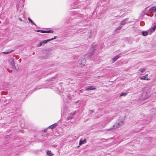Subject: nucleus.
<instances>
[{
	"label": "nucleus",
	"mask_w": 156,
	"mask_h": 156,
	"mask_svg": "<svg viewBox=\"0 0 156 156\" xmlns=\"http://www.w3.org/2000/svg\"><path fill=\"white\" fill-rule=\"evenodd\" d=\"M75 113H71L70 114V115L67 118V120H70L72 119Z\"/></svg>",
	"instance_id": "obj_10"
},
{
	"label": "nucleus",
	"mask_w": 156,
	"mask_h": 156,
	"mask_svg": "<svg viewBox=\"0 0 156 156\" xmlns=\"http://www.w3.org/2000/svg\"><path fill=\"white\" fill-rule=\"evenodd\" d=\"M49 39L42 41H41L42 44H44L47 43L48 42L50 41Z\"/></svg>",
	"instance_id": "obj_15"
},
{
	"label": "nucleus",
	"mask_w": 156,
	"mask_h": 156,
	"mask_svg": "<svg viewBox=\"0 0 156 156\" xmlns=\"http://www.w3.org/2000/svg\"><path fill=\"white\" fill-rule=\"evenodd\" d=\"M41 32L42 33H46V31L44 30H41Z\"/></svg>",
	"instance_id": "obj_25"
},
{
	"label": "nucleus",
	"mask_w": 156,
	"mask_h": 156,
	"mask_svg": "<svg viewBox=\"0 0 156 156\" xmlns=\"http://www.w3.org/2000/svg\"><path fill=\"white\" fill-rule=\"evenodd\" d=\"M140 79L142 80H150V78H146L145 76H142L140 77Z\"/></svg>",
	"instance_id": "obj_14"
},
{
	"label": "nucleus",
	"mask_w": 156,
	"mask_h": 156,
	"mask_svg": "<svg viewBox=\"0 0 156 156\" xmlns=\"http://www.w3.org/2000/svg\"><path fill=\"white\" fill-rule=\"evenodd\" d=\"M9 65L12 66L13 67L14 66L15 63L14 62V59L13 58H10L9 60Z\"/></svg>",
	"instance_id": "obj_6"
},
{
	"label": "nucleus",
	"mask_w": 156,
	"mask_h": 156,
	"mask_svg": "<svg viewBox=\"0 0 156 156\" xmlns=\"http://www.w3.org/2000/svg\"><path fill=\"white\" fill-rule=\"evenodd\" d=\"M88 55V54H87L86 55L85 57H87Z\"/></svg>",
	"instance_id": "obj_29"
},
{
	"label": "nucleus",
	"mask_w": 156,
	"mask_h": 156,
	"mask_svg": "<svg viewBox=\"0 0 156 156\" xmlns=\"http://www.w3.org/2000/svg\"><path fill=\"white\" fill-rule=\"evenodd\" d=\"M124 119L123 117H119L116 120V122L115 124L113 125L112 128H110L108 129V130H111L112 129H117L122 125L124 123Z\"/></svg>",
	"instance_id": "obj_1"
},
{
	"label": "nucleus",
	"mask_w": 156,
	"mask_h": 156,
	"mask_svg": "<svg viewBox=\"0 0 156 156\" xmlns=\"http://www.w3.org/2000/svg\"><path fill=\"white\" fill-rule=\"evenodd\" d=\"M153 94V91L151 90L150 87H145L144 88V91L143 93V97L146 100L149 98Z\"/></svg>",
	"instance_id": "obj_2"
},
{
	"label": "nucleus",
	"mask_w": 156,
	"mask_h": 156,
	"mask_svg": "<svg viewBox=\"0 0 156 156\" xmlns=\"http://www.w3.org/2000/svg\"><path fill=\"white\" fill-rule=\"evenodd\" d=\"M148 76V74H145V75L144 76H145V77L146 78L147 77V76Z\"/></svg>",
	"instance_id": "obj_26"
},
{
	"label": "nucleus",
	"mask_w": 156,
	"mask_h": 156,
	"mask_svg": "<svg viewBox=\"0 0 156 156\" xmlns=\"http://www.w3.org/2000/svg\"><path fill=\"white\" fill-rule=\"evenodd\" d=\"M57 123H54L52 124V125L49 126V128L51 129H53L55 127H56L57 126Z\"/></svg>",
	"instance_id": "obj_13"
},
{
	"label": "nucleus",
	"mask_w": 156,
	"mask_h": 156,
	"mask_svg": "<svg viewBox=\"0 0 156 156\" xmlns=\"http://www.w3.org/2000/svg\"><path fill=\"white\" fill-rule=\"evenodd\" d=\"M127 21V19H125L124 20L122 21L121 23V24L122 25H124L126 23V22Z\"/></svg>",
	"instance_id": "obj_18"
},
{
	"label": "nucleus",
	"mask_w": 156,
	"mask_h": 156,
	"mask_svg": "<svg viewBox=\"0 0 156 156\" xmlns=\"http://www.w3.org/2000/svg\"><path fill=\"white\" fill-rule=\"evenodd\" d=\"M86 90H94L96 89L95 88L94 86H88L85 87V88Z\"/></svg>",
	"instance_id": "obj_5"
},
{
	"label": "nucleus",
	"mask_w": 156,
	"mask_h": 156,
	"mask_svg": "<svg viewBox=\"0 0 156 156\" xmlns=\"http://www.w3.org/2000/svg\"><path fill=\"white\" fill-rule=\"evenodd\" d=\"M120 56L119 55H117L114 56L112 59V61L113 63L116 61L120 57Z\"/></svg>",
	"instance_id": "obj_7"
},
{
	"label": "nucleus",
	"mask_w": 156,
	"mask_h": 156,
	"mask_svg": "<svg viewBox=\"0 0 156 156\" xmlns=\"http://www.w3.org/2000/svg\"><path fill=\"white\" fill-rule=\"evenodd\" d=\"M96 47V45H92V46L91 47L88 52L89 55L90 56L93 55L94 54L95 51V48Z\"/></svg>",
	"instance_id": "obj_3"
},
{
	"label": "nucleus",
	"mask_w": 156,
	"mask_h": 156,
	"mask_svg": "<svg viewBox=\"0 0 156 156\" xmlns=\"http://www.w3.org/2000/svg\"><path fill=\"white\" fill-rule=\"evenodd\" d=\"M146 68H141L138 70L137 73L140 75H141L146 71Z\"/></svg>",
	"instance_id": "obj_4"
},
{
	"label": "nucleus",
	"mask_w": 156,
	"mask_h": 156,
	"mask_svg": "<svg viewBox=\"0 0 156 156\" xmlns=\"http://www.w3.org/2000/svg\"><path fill=\"white\" fill-rule=\"evenodd\" d=\"M19 20H20L21 21H22V19H21V18H19Z\"/></svg>",
	"instance_id": "obj_27"
},
{
	"label": "nucleus",
	"mask_w": 156,
	"mask_h": 156,
	"mask_svg": "<svg viewBox=\"0 0 156 156\" xmlns=\"http://www.w3.org/2000/svg\"><path fill=\"white\" fill-rule=\"evenodd\" d=\"M148 33L146 31H144L142 32V34L144 36H146L147 35Z\"/></svg>",
	"instance_id": "obj_19"
},
{
	"label": "nucleus",
	"mask_w": 156,
	"mask_h": 156,
	"mask_svg": "<svg viewBox=\"0 0 156 156\" xmlns=\"http://www.w3.org/2000/svg\"><path fill=\"white\" fill-rule=\"evenodd\" d=\"M87 142V140L86 139H84L83 140H80L79 144L80 145H81L83 144L86 143Z\"/></svg>",
	"instance_id": "obj_12"
},
{
	"label": "nucleus",
	"mask_w": 156,
	"mask_h": 156,
	"mask_svg": "<svg viewBox=\"0 0 156 156\" xmlns=\"http://www.w3.org/2000/svg\"><path fill=\"white\" fill-rule=\"evenodd\" d=\"M156 11V6H154L151 9H150L149 10V12L151 13L153 12H154Z\"/></svg>",
	"instance_id": "obj_8"
},
{
	"label": "nucleus",
	"mask_w": 156,
	"mask_h": 156,
	"mask_svg": "<svg viewBox=\"0 0 156 156\" xmlns=\"http://www.w3.org/2000/svg\"><path fill=\"white\" fill-rule=\"evenodd\" d=\"M85 58H82L81 59V60L80 61V64L83 65H85L86 62V59H85Z\"/></svg>",
	"instance_id": "obj_9"
},
{
	"label": "nucleus",
	"mask_w": 156,
	"mask_h": 156,
	"mask_svg": "<svg viewBox=\"0 0 156 156\" xmlns=\"http://www.w3.org/2000/svg\"><path fill=\"white\" fill-rule=\"evenodd\" d=\"M40 31H41V30H37V32H40Z\"/></svg>",
	"instance_id": "obj_28"
},
{
	"label": "nucleus",
	"mask_w": 156,
	"mask_h": 156,
	"mask_svg": "<svg viewBox=\"0 0 156 156\" xmlns=\"http://www.w3.org/2000/svg\"><path fill=\"white\" fill-rule=\"evenodd\" d=\"M53 31L52 30H49L46 31V33H53Z\"/></svg>",
	"instance_id": "obj_22"
},
{
	"label": "nucleus",
	"mask_w": 156,
	"mask_h": 156,
	"mask_svg": "<svg viewBox=\"0 0 156 156\" xmlns=\"http://www.w3.org/2000/svg\"><path fill=\"white\" fill-rule=\"evenodd\" d=\"M47 154L50 156H51L53 155V154L51 153V151H47Z\"/></svg>",
	"instance_id": "obj_16"
},
{
	"label": "nucleus",
	"mask_w": 156,
	"mask_h": 156,
	"mask_svg": "<svg viewBox=\"0 0 156 156\" xmlns=\"http://www.w3.org/2000/svg\"><path fill=\"white\" fill-rule=\"evenodd\" d=\"M127 94L126 93H122L120 95V96H126Z\"/></svg>",
	"instance_id": "obj_21"
},
{
	"label": "nucleus",
	"mask_w": 156,
	"mask_h": 156,
	"mask_svg": "<svg viewBox=\"0 0 156 156\" xmlns=\"http://www.w3.org/2000/svg\"><path fill=\"white\" fill-rule=\"evenodd\" d=\"M42 43H41V42H40L39 43L37 44V46L38 47H40L42 45Z\"/></svg>",
	"instance_id": "obj_23"
},
{
	"label": "nucleus",
	"mask_w": 156,
	"mask_h": 156,
	"mask_svg": "<svg viewBox=\"0 0 156 156\" xmlns=\"http://www.w3.org/2000/svg\"><path fill=\"white\" fill-rule=\"evenodd\" d=\"M56 38H57V37H56V36H55V37H54L53 38H51V39H50L49 40V41H51L52 40H53L54 39H56Z\"/></svg>",
	"instance_id": "obj_24"
},
{
	"label": "nucleus",
	"mask_w": 156,
	"mask_h": 156,
	"mask_svg": "<svg viewBox=\"0 0 156 156\" xmlns=\"http://www.w3.org/2000/svg\"><path fill=\"white\" fill-rule=\"evenodd\" d=\"M29 21L31 23V24L32 25H33L34 24L35 25V24L34 23L33 21L30 18H29L28 19Z\"/></svg>",
	"instance_id": "obj_20"
},
{
	"label": "nucleus",
	"mask_w": 156,
	"mask_h": 156,
	"mask_svg": "<svg viewBox=\"0 0 156 156\" xmlns=\"http://www.w3.org/2000/svg\"><path fill=\"white\" fill-rule=\"evenodd\" d=\"M156 28V25L154 26L153 28L149 29L150 34H151L153 31H154Z\"/></svg>",
	"instance_id": "obj_11"
},
{
	"label": "nucleus",
	"mask_w": 156,
	"mask_h": 156,
	"mask_svg": "<svg viewBox=\"0 0 156 156\" xmlns=\"http://www.w3.org/2000/svg\"><path fill=\"white\" fill-rule=\"evenodd\" d=\"M13 51V50H9V51H8L3 52L2 53H4V54H9V53L12 52Z\"/></svg>",
	"instance_id": "obj_17"
}]
</instances>
